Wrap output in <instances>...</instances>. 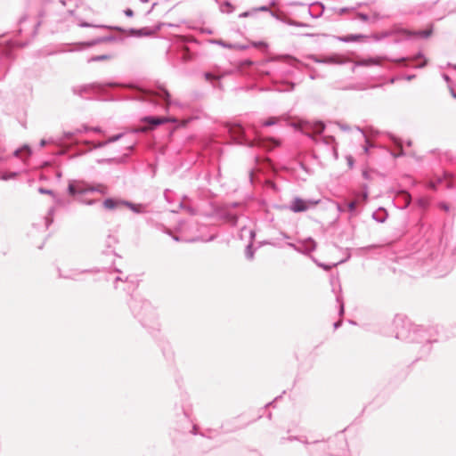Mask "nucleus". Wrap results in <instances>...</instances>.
Masks as SVG:
<instances>
[{
	"label": "nucleus",
	"mask_w": 456,
	"mask_h": 456,
	"mask_svg": "<svg viewBox=\"0 0 456 456\" xmlns=\"http://www.w3.org/2000/svg\"><path fill=\"white\" fill-rule=\"evenodd\" d=\"M389 35H390V33H388V32H384V33H381L380 35H375V36H374V38H375V39H380V38L385 37H387V36H389Z\"/></svg>",
	"instance_id": "nucleus-16"
},
{
	"label": "nucleus",
	"mask_w": 456,
	"mask_h": 456,
	"mask_svg": "<svg viewBox=\"0 0 456 456\" xmlns=\"http://www.w3.org/2000/svg\"><path fill=\"white\" fill-rule=\"evenodd\" d=\"M365 37H366L363 35H350V36H346L345 37H341L340 40L345 41V42L360 41V40H363Z\"/></svg>",
	"instance_id": "nucleus-9"
},
{
	"label": "nucleus",
	"mask_w": 456,
	"mask_h": 456,
	"mask_svg": "<svg viewBox=\"0 0 456 456\" xmlns=\"http://www.w3.org/2000/svg\"><path fill=\"white\" fill-rule=\"evenodd\" d=\"M455 97H456V95H455Z\"/></svg>",
	"instance_id": "nucleus-22"
},
{
	"label": "nucleus",
	"mask_w": 456,
	"mask_h": 456,
	"mask_svg": "<svg viewBox=\"0 0 456 456\" xmlns=\"http://www.w3.org/2000/svg\"><path fill=\"white\" fill-rule=\"evenodd\" d=\"M397 199L402 200L403 201V208H407L411 203V195L406 191H400L397 194Z\"/></svg>",
	"instance_id": "nucleus-8"
},
{
	"label": "nucleus",
	"mask_w": 456,
	"mask_h": 456,
	"mask_svg": "<svg viewBox=\"0 0 456 456\" xmlns=\"http://www.w3.org/2000/svg\"><path fill=\"white\" fill-rule=\"evenodd\" d=\"M358 63L360 65L368 66V65L379 64V59H368V60L361 61Z\"/></svg>",
	"instance_id": "nucleus-10"
},
{
	"label": "nucleus",
	"mask_w": 456,
	"mask_h": 456,
	"mask_svg": "<svg viewBox=\"0 0 456 456\" xmlns=\"http://www.w3.org/2000/svg\"><path fill=\"white\" fill-rule=\"evenodd\" d=\"M362 175H363V177H364V178H366V179H370V171L364 170V171L362 172Z\"/></svg>",
	"instance_id": "nucleus-20"
},
{
	"label": "nucleus",
	"mask_w": 456,
	"mask_h": 456,
	"mask_svg": "<svg viewBox=\"0 0 456 456\" xmlns=\"http://www.w3.org/2000/svg\"><path fill=\"white\" fill-rule=\"evenodd\" d=\"M69 192H70L71 194H75V193H77V188H76V186H75L74 184H70V185L69 186Z\"/></svg>",
	"instance_id": "nucleus-18"
},
{
	"label": "nucleus",
	"mask_w": 456,
	"mask_h": 456,
	"mask_svg": "<svg viewBox=\"0 0 456 456\" xmlns=\"http://www.w3.org/2000/svg\"><path fill=\"white\" fill-rule=\"evenodd\" d=\"M432 34V27L428 29L418 32V35L421 37H428Z\"/></svg>",
	"instance_id": "nucleus-12"
},
{
	"label": "nucleus",
	"mask_w": 456,
	"mask_h": 456,
	"mask_svg": "<svg viewBox=\"0 0 456 456\" xmlns=\"http://www.w3.org/2000/svg\"><path fill=\"white\" fill-rule=\"evenodd\" d=\"M110 58V56H109V55H97V56L93 57L92 61H99L109 60Z\"/></svg>",
	"instance_id": "nucleus-14"
},
{
	"label": "nucleus",
	"mask_w": 456,
	"mask_h": 456,
	"mask_svg": "<svg viewBox=\"0 0 456 456\" xmlns=\"http://www.w3.org/2000/svg\"><path fill=\"white\" fill-rule=\"evenodd\" d=\"M346 159H347L349 167H352L354 165V159L351 156H349L346 158Z\"/></svg>",
	"instance_id": "nucleus-19"
},
{
	"label": "nucleus",
	"mask_w": 456,
	"mask_h": 456,
	"mask_svg": "<svg viewBox=\"0 0 456 456\" xmlns=\"http://www.w3.org/2000/svg\"><path fill=\"white\" fill-rule=\"evenodd\" d=\"M357 18L360 19L361 20H363V21H367L368 20V16L366 14H363V13H358L357 14Z\"/></svg>",
	"instance_id": "nucleus-17"
},
{
	"label": "nucleus",
	"mask_w": 456,
	"mask_h": 456,
	"mask_svg": "<svg viewBox=\"0 0 456 456\" xmlns=\"http://www.w3.org/2000/svg\"><path fill=\"white\" fill-rule=\"evenodd\" d=\"M440 207L444 208V210H448V207L445 204H441Z\"/></svg>",
	"instance_id": "nucleus-21"
},
{
	"label": "nucleus",
	"mask_w": 456,
	"mask_h": 456,
	"mask_svg": "<svg viewBox=\"0 0 456 456\" xmlns=\"http://www.w3.org/2000/svg\"><path fill=\"white\" fill-rule=\"evenodd\" d=\"M142 121L148 123L150 126H141L135 130L136 132H147L148 130L153 129L159 125L171 121V119L166 118L146 117L142 119Z\"/></svg>",
	"instance_id": "nucleus-2"
},
{
	"label": "nucleus",
	"mask_w": 456,
	"mask_h": 456,
	"mask_svg": "<svg viewBox=\"0 0 456 456\" xmlns=\"http://www.w3.org/2000/svg\"><path fill=\"white\" fill-rule=\"evenodd\" d=\"M273 143L275 146H278L280 143L278 141L273 139V138H270V139H266V140H259L256 143L251 142L248 143L249 146H254V145H259V146H262V147H265V148H269V143Z\"/></svg>",
	"instance_id": "nucleus-7"
},
{
	"label": "nucleus",
	"mask_w": 456,
	"mask_h": 456,
	"mask_svg": "<svg viewBox=\"0 0 456 456\" xmlns=\"http://www.w3.org/2000/svg\"><path fill=\"white\" fill-rule=\"evenodd\" d=\"M277 122H278V118H273H273H269L267 120H265L264 122V126H273V125L276 124Z\"/></svg>",
	"instance_id": "nucleus-13"
},
{
	"label": "nucleus",
	"mask_w": 456,
	"mask_h": 456,
	"mask_svg": "<svg viewBox=\"0 0 456 456\" xmlns=\"http://www.w3.org/2000/svg\"><path fill=\"white\" fill-rule=\"evenodd\" d=\"M368 193L366 191L362 192V194H358L355 196V198L347 202V209L349 212L354 213L355 209L367 201Z\"/></svg>",
	"instance_id": "nucleus-4"
},
{
	"label": "nucleus",
	"mask_w": 456,
	"mask_h": 456,
	"mask_svg": "<svg viewBox=\"0 0 456 456\" xmlns=\"http://www.w3.org/2000/svg\"><path fill=\"white\" fill-rule=\"evenodd\" d=\"M230 134L234 140H236L239 143H242L240 139L244 134L243 128L240 125H233L230 127Z\"/></svg>",
	"instance_id": "nucleus-5"
},
{
	"label": "nucleus",
	"mask_w": 456,
	"mask_h": 456,
	"mask_svg": "<svg viewBox=\"0 0 456 456\" xmlns=\"http://www.w3.org/2000/svg\"><path fill=\"white\" fill-rule=\"evenodd\" d=\"M297 126L307 135H310V131L315 134H322L325 127L324 124L322 122H314L313 124L299 122Z\"/></svg>",
	"instance_id": "nucleus-1"
},
{
	"label": "nucleus",
	"mask_w": 456,
	"mask_h": 456,
	"mask_svg": "<svg viewBox=\"0 0 456 456\" xmlns=\"http://www.w3.org/2000/svg\"><path fill=\"white\" fill-rule=\"evenodd\" d=\"M204 77H205L206 80H208V81H210L212 79H217L219 77L215 76L214 74H212L210 72H206L204 74Z\"/></svg>",
	"instance_id": "nucleus-15"
},
{
	"label": "nucleus",
	"mask_w": 456,
	"mask_h": 456,
	"mask_svg": "<svg viewBox=\"0 0 456 456\" xmlns=\"http://www.w3.org/2000/svg\"><path fill=\"white\" fill-rule=\"evenodd\" d=\"M122 205H125V203L122 201H119V200H113V199H107L103 201V206L107 209H114Z\"/></svg>",
	"instance_id": "nucleus-6"
},
{
	"label": "nucleus",
	"mask_w": 456,
	"mask_h": 456,
	"mask_svg": "<svg viewBox=\"0 0 456 456\" xmlns=\"http://www.w3.org/2000/svg\"><path fill=\"white\" fill-rule=\"evenodd\" d=\"M156 94L163 98L167 102L169 101L170 94L166 89H160V91Z\"/></svg>",
	"instance_id": "nucleus-11"
},
{
	"label": "nucleus",
	"mask_w": 456,
	"mask_h": 456,
	"mask_svg": "<svg viewBox=\"0 0 456 456\" xmlns=\"http://www.w3.org/2000/svg\"><path fill=\"white\" fill-rule=\"evenodd\" d=\"M318 201H306L302 199H295L291 203L290 209L293 212H303L307 210L310 207L316 205Z\"/></svg>",
	"instance_id": "nucleus-3"
}]
</instances>
